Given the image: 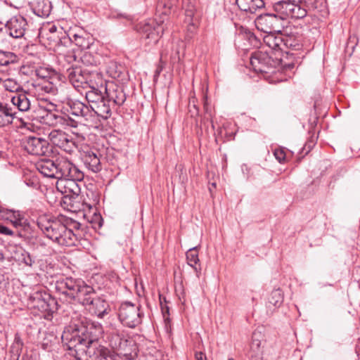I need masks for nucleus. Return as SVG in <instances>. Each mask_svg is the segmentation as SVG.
Listing matches in <instances>:
<instances>
[{
    "label": "nucleus",
    "mask_w": 360,
    "mask_h": 360,
    "mask_svg": "<svg viewBox=\"0 0 360 360\" xmlns=\"http://www.w3.org/2000/svg\"><path fill=\"white\" fill-rule=\"evenodd\" d=\"M4 275H1L0 276V282H1V280H4Z\"/></svg>",
    "instance_id": "8fccbe9b"
},
{
    "label": "nucleus",
    "mask_w": 360,
    "mask_h": 360,
    "mask_svg": "<svg viewBox=\"0 0 360 360\" xmlns=\"http://www.w3.org/2000/svg\"><path fill=\"white\" fill-rule=\"evenodd\" d=\"M35 75L37 77L44 80L51 79L56 75V72L49 68L39 67L35 70Z\"/></svg>",
    "instance_id": "f704fd0d"
},
{
    "label": "nucleus",
    "mask_w": 360,
    "mask_h": 360,
    "mask_svg": "<svg viewBox=\"0 0 360 360\" xmlns=\"http://www.w3.org/2000/svg\"><path fill=\"white\" fill-rule=\"evenodd\" d=\"M94 224V227H101L103 226V219L100 214H94V219L91 221Z\"/></svg>",
    "instance_id": "79ce46f5"
},
{
    "label": "nucleus",
    "mask_w": 360,
    "mask_h": 360,
    "mask_svg": "<svg viewBox=\"0 0 360 360\" xmlns=\"http://www.w3.org/2000/svg\"><path fill=\"white\" fill-rule=\"evenodd\" d=\"M174 1L160 0L157 5V12L160 13L159 18L146 22L141 27L146 39L148 40L147 44H155L167 28V23L165 22L167 20V15L174 5Z\"/></svg>",
    "instance_id": "7ed1b4c3"
},
{
    "label": "nucleus",
    "mask_w": 360,
    "mask_h": 360,
    "mask_svg": "<svg viewBox=\"0 0 360 360\" xmlns=\"http://www.w3.org/2000/svg\"><path fill=\"white\" fill-rule=\"evenodd\" d=\"M37 224L43 234L59 245H76L84 236L82 225L65 216L54 218L49 215H40L37 219Z\"/></svg>",
    "instance_id": "f257e3e1"
},
{
    "label": "nucleus",
    "mask_w": 360,
    "mask_h": 360,
    "mask_svg": "<svg viewBox=\"0 0 360 360\" xmlns=\"http://www.w3.org/2000/svg\"><path fill=\"white\" fill-rule=\"evenodd\" d=\"M34 14L39 17H48L51 13V5L49 0H34L32 3Z\"/></svg>",
    "instance_id": "a878e982"
},
{
    "label": "nucleus",
    "mask_w": 360,
    "mask_h": 360,
    "mask_svg": "<svg viewBox=\"0 0 360 360\" xmlns=\"http://www.w3.org/2000/svg\"><path fill=\"white\" fill-rule=\"evenodd\" d=\"M287 1L295 4L296 6H300V7L304 8L302 4V0H286Z\"/></svg>",
    "instance_id": "a18cd8bd"
},
{
    "label": "nucleus",
    "mask_w": 360,
    "mask_h": 360,
    "mask_svg": "<svg viewBox=\"0 0 360 360\" xmlns=\"http://www.w3.org/2000/svg\"><path fill=\"white\" fill-rule=\"evenodd\" d=\"M143 313L139 304L129 302L122 303L118 311V318L122 324L130 328H134L142 322Z\"/></svg>",
    "instance_id": "0eeeda50"
},
{
    "label": "nucleus",
    "mask_w": 360,
    "mask_h": 360,
    "mask_svg": "<svg viewBox=\"0 0 360 360\" xmlns=\"http://www.w3.org/2000/svg\"><path fill=\"white\" fill-rule=\"evenodd\" d=\"M302 6L307 10L314 9L317 7L316 0H302Z\"/></svg>",
    "instance_id": "58836bf2"
},
{
    "label": "nucleus",
    "mask_w": 360,
    "mask_h": 360,
    "mask_svg": "<svg viewBox=\"0 0 360 360\" xmlns=\"http://www.w3.org/2000/svg\"><path fill=\"white\" fill-rule=\"evenodd\" d=\"M195 359L196 360H206V356L202 352H197L195 354Z\"/></svg>",
    "instance_id": "c03bdc74"
},
{
    "label": "nucleus",
    "mask_w": 360,
    "mask_h": 360,
    "mask_svg": "<svg viewBox=\"0 0 360 360\" xmlns=\"http://www.w3.org/2000/svg\"><path fill=\"white\" fill-rule=\"evenodd\" d=\"M111 354L112 356H110V357L108 356L105 359L103 358V360H117V356L114 352H111ZM95 360H98V358H95Z\"/></svg>",
    "instance_id": "49530a36"
},
{
    "label": "nucleus",
    "mask_w": 360,
    "mask_h": 360,
    "mask_svg": "<svg viewBox=\"0 0 360 360\" xmlns=\"http://www.w3.org/2000/svg\"><path fill=\"white\" fill-rule=\"evenodd\" d=\"M49 139L53 145L66 153H71L75 148L72 136L61 130H52L49 134Z\"/></svg>",
    "instance_id": "ddd939ff"
},
{
    "label": "nucleus",
    "mask_w": 360,
    "mask_h": 360,
    "mask_svg": "<svg viewBox=\"0 0 360 360\" xmlns=\"http://www.w3.org/2000/svg\"><path fill=\"white\" fill-rule=\"evenodd\" d=\"M82 160L86 167L94 172H98L101 170L102 167L100 158L91 150H87L84 153Z\"/></svg>",
    "instance_id": "5701e85b"
},
{
    "label": "nucleus",
    "mask_w": 360,
    "mask_h": 360,
    "mask_svg": "<svg viewBox=\"0 0 360 360\" xmlns=\"http://www.w3.org/2000/svg\"><path fill=\"white\" fill-rule=\"evenodd\" d=\"M56 179L73 178L83 180L84 173L73 165L67 158L59 157L56 160Z\"/></svg>",
    "instance_id": "9d476101"
},
{
    "label": "nucleus",
    "mask_w": 360,
    "mask_h": 360,
    "mask_svg": "<svg viewBox=\"0 0 360 360\" xmlns=\"http://www.w3.org/2000/svg\"><path fill=\"white\" fill-rule=\"evenodd\" d=\"M15 118V113L8 105L0 103V127L11 124Z\"/></svg>",
    "instance_id": "cd10ccee"
},
{
    "label": "nucleus",
    "mask_w": 360,
    "mask_h": 360,
    "mask_svg": "<svg viewBox=\"0 0 360 360\" xmlns=\"http://www.w3.org/2000/svg\"><path fill=\"white\" fill-rule=\"evenodd\" d=\"M160 70H158V71H157V74H159V73H160Z\"/></svg>",
    "instance_id": "5fc2aeb1"
},
{
    "label": "nucleus",
    "mask_w": 360,
    "mask_h": 360,
    "mask_svg": "<svg viewBox=\"0 0 360 360\" xmlns=\"http://www.w3.org/2000/svg\"><path fill=\"white\" fill-rule=\"evenodd\" d=\"M35 302L34 307H37L39 311L43 312H49L51 311V302H53V300L48 295L43 296L41 293H36L34 297Z\"/></svg>",
    "instance_id": "bb28decb"
},
{
    "label": "nucleus",
    "mask_w": 360,
    "mask_h": 360,
    "mask_svg": "<svg viewBox=\"0 0 360 360\" xmlns=\"http://www.w3.org/2000/svg\"><path fill=\"white\" fill-rule=\"evenodd\" d=\"M2 85L6 91L15 93L11 98V102L20 111L26 112L30 109L28 94L16 79L8 78L2 82Z\"/></svg>",
    "instance_id": "6e6552de"
},
{
    "label": "nucleus",
    "mask_w": 360,
    "mask_h": 360,
    "mask_svg": "<svg viewBox=\"0 0 360 360\" xmlns=\"http://www.w3.org/2000/svg\"><path fill=\"white\" fill-rule=\"evenodd\" d=\"M82 180H76L73 178H65L57 180L56 188L62 193L73 194L78 195L81 188L79 182Z\"/></svg>",
    "instance_id": "6ab92c4d"
},
{
    "label": "nucleus",
    "mask_w": 360,
    "mask_h": 360,
    "mask_svg": "<svg viewBox=\"0 0 360 360\" xmlns=\"http://www.w3.org/2000/svg\"><path fill=\"white\" fill-rule=\"evenodd\" d=\"M273 9L276 13V15L281 18L282 22L283 20L288 18L301 19L307 15V8L300 7L291 4L286 0L278 1L274 4Z\"/></svg>",
    "instance_id": "1a4fd4ad"
},
{
    "label": "nucleus",
    "mask_w": 360,
    "mask_h": 360,
    "mask_svg": "<svg viewBox=\"0 0 360 360\" xmlns=\"http://www.w3.org/2000/svg\"><path fill=\"white\" fill-rule=\"evenodd\" d=\"M212 127L213 129H214V124H213V122H212Z\"/></svg>",
    "instance_id": "603ef678"
},
{
    "label": "nucleus",
    "mask_w": 360,
    "mask_h": 360,
    "mask_svg": "<svg viewBox=\"0 0 360 360\" xmlns=\"http://www.w3.org/2000/svg\"><path fill=\"white\" fill-rule=\"evenodd\" d=\"M58 38L60 41H61L62 39L64 40L68 39L71 41L82 49H89L92 44V38L89 34H86L82 30H79L77 32L71 31L68 34V37H65L63 38H59L58 37Z\"/></svg>",
    "instance_id": "aec40b11"
},
{
    "label": "nucleus",
    "mask_w": 360,
    "mask_h": 360,
    "mask_svg": "<svg viewBox=\"0 0 360 360\" xmlns=\"http://www.w3.org/2000/svg\"><path fill=\"white\" fill-rule=\"evenodd\" d=\"M236 4L241 11L250 13H255L265 5L264 0H236Z\"/></svg>",
    "instance_id": "b1692460"
},
{
    "label": "nucleus",
    "mask_w": 360,
    "mask_h": 360,
    "mask_svg": "<svg viewBox=\"0 0 360 360\" xmlns=\"http://www.w3.org/2000/svg\"><path fill=\"white\" fill-rule=\"evenodd\" d=\"M186 259L188 264L194 269L197 276L199 277L200 268L198 269L196 266V264L199 262L198 247L191 248L187 251Z\"/></svg>",
    "instance_id": "2f4dec72"
},
{
    "label": "nucleus",
    "mask_w": 360,
    "mask_h": 360,
    "mask_svg": "<svg viewBox=\"0 0 360 360\" xmlns=\"http://www.w3.org/2000/svg\"><path fill=\"white\" fill-rule=\"evenodd\" d=\"M257 29L264 33L281 32L283 25L281 18L276 14L264 13L260 15L255 20Z\"/></svg>",
    "instance_id": "9b49d317"
},
{
    "label": "nucleus",
    "mask_w": 360,
    "mask_h": 360,
    "mask_svg": "<svg viewBox=\"0 0 360 360\" xmlns=\"http://www.w3.org/2000/svg\"><path fill=\"white\" fill-rule=\"evenodd\" d=\"M27 26V20L21 15L11 18L6 23L0 22V46L9 44V37L19 39L24 37Z\"/></svg>",
    "instance_id": "423d86ee"
},
{
    "label": "nucleus",
    "mask_w": 360,
    "mask_h": 360,
    "mask_svg": "<svg viewBox=\"0 0 360 360\" xmlns=\"http://www.w3.org/2000/svg\"><path fill=\"white\" fill-rule=\"evenodd\" d=\"M273 60L265 51H257L252 54L250 65L253 70L257 72H268L272 66Z\"/></svg>",
    "instance_id": "a211bd4d"
},
{
    "label": "nucleus",
    "mask_w": 360,
    "mask_h": 360,
    "mask_svg": "<svg viewBox=\"0 0 360 360\" xmlns=\"http://www.w3.org/2000/svg\"><path fill=\"white\" fill-rule=\"evenodd\" d=\"M36 167L44 176L56 179V160L41 159L37 162Z\"/></svg>",
    "instance_id": "4be33fe9"
},
{
    "label": "nucleus",
    "mask_w": 360,
    "mask_h": 360,
    "mask_svg": "<svg viewBox=\"0 0 360 360\" xmlns=\"http://www.w3.org/2000/svg\"><path fill=\"white\" fill-rule=\"evenodd\" d=\"M251 358L260 357L262 350L260 348V342L259 341L253 340L250 346Z\"/></svg>",
    "instance_id": "e433bc0d"
},
{
    "label": "nucleus",
    "mask_w": 360,
    "mask_h": 360,
    "mask_svg": "<svg viewBox=\"0 0 360 360\" xmlns=\"http://www.w3.org/2000/svg\"><path fill=\"white\" fill-rule=\"evenodd\" d=\"M160 304H161V306H162V310L163 316H164V318H165V330H166V332L168 333L169 338H170L171 326L169 325V319L167 317H166V316H165V308H164V307L162 305V302L161 300H160Z\"/></svg>",
    "instance_id": "a19ab883"
},
{
    "label": "nucleus",
    "mask_w": 360,
    "mask_h": 360,
    "mask_svg": "<svg viewBox=\"0 0 360 360\" xmlns=\"http://www.w3.org/2000/svg\"><path fill=\"white\" fill-rule=\"evenodd\" d=\"M90 107L92 111L103 119L106 120L111 115V104L105 97L96 104L91 105Z\"/></svg>",
    "instance_id": "393cba45"
},
{
    "label": "nucleus",
    "mask_w": 360,
    "mask_h": 360,
    "mask_svg": "<svg viewBox=\"0 0 360 360\" xmlns=\"http://www.w3.org/2000/svg\"><path fill=\"white\" fill-rule=\"evenodd\" d=\"M283 301V295L281 289L273 290L269 297V302L273 306L278 307Z\"/></svg>",
    "instance_id": "c9c22d12"
},
{
    "label": "nucleus",
    "mask_w": 360,
    "mask_h": 360,
    "mask_svg": "<svg viewBox=\"0 0 360 360\" xmlns=\"http://www.w3.org/2000/svg\"><path fill=\"white\" fill-rule=\"evenodd\" d=\"M101 88L104 90L105 97L110 103L120 106L126 101V95L122 87L115 82H107L105 86H101Z\"/></svg>",
    "instance_id": "4468645a"
},
{
    "label": "nucleus",
    "mask_w": 360,
    "mask_h": 360,
    "mask_svg": "<svg viewBox=\"0 0 360 360\" xmlns=\"http://www.w3.org/2000/svg\"><path fill=\"white\" fill-rule=\"evenodd\" d=\"M19 58L13 52L0 49V68H9L18 63Z\"/></svg>",
    "instance_id": "c756f323"
},
{
    "label": "nucleus",
    "mask_w": 360,
    "mask_h": 360,
    "mask_svg": "<svg viewBox=\"0 0 360 360\" xmlns=\"http://www.w3.org/2000/svg\"><path fill=\"white\" fill-rule=\"evenodd\" d=\"M55 289L65 298L79 302L85 295L92 292V287L86 284L84 281L70 276L58 279L55 283Z\"/></svg>",
    "instance_id": "20e7f679"
},
{
    "label": "nucleus",
    "mask_w": 360,
    "mask_h": 360,
    "mask_svg": "<svg viewBox=\"0 0 360 360\" xmlns=\"http://www.w3.org/2000/svg\"><path fill=\"white\" fill-rule=\"evenodd\" d=\"M13 257L18 263L23 264L27 266H32L34 263V260L30 253L21 248L15 250Z\"/></svg>",
    "instance_id": "7c9ffc66"
},
{
    "label": "nucleus",
    "mask_w": 360,
    "mask_h": 360,
    "mask_svg": "<svg viewBox=\"0 0 360 360\" xmlns=\"http://www.w3.org/2000/svg\"><path fill=\"white\" fill-rule=\"evenodd\" d=\"M229 360H234L233 359H229Z\"/></svg>",
    "instance_id": "4d7b16f0"
},
{
    "label": "nucleus",
    "mask_w": 360,
    "mask_h": 360,
    "mask_svg": "<svg viewBox=\"0 0 360 360\" xmlns=\"http://www.w3.org/2000/svg\"><path fill=\"white\" fill-rule=\"evenodd\" d=\"M0 233H2L6 236H12L13 235V232L8 229V227L0 224Z\"/></svg>",
    "instance_id": "37998d69"
},
{
    "label": "nucleus",
    "mask_w": 360,
    "mask_h": 360,
    "mask_svg": "<svg viewBox=\"0 0 360 360\" xmlns=\"http://www.w3.org/2000/svg\"><path fill=\"white\" fill-rule=\"evenodd\" d=\"M264 44L268 46L271 51H283V48L287 46L281 32H270L263 38Z\"/></svg>",
    "instance_id": "412c9836"
},
{
    "label": "nucleus",
    "mask_w": 360,
    "mask_h": 360,
    "mask_svg": "<svg viewBox=\"0 0 360 360\" xmlns=\"http://www.w3.org/2000/svg\"><path fill=\"white\" fill-rule=\"evenodd\" d=\"M8 219H10L11 222L15 228H21L23 230H26L29 227L30 224L25 216L21 214L19 211H9L8 213Z\"/></svg>",
    "instance_id": "c85d7f7f"
},
{
    "label": "nucleus",
    "mask_w": 360,
    "mask_h": 360,
    "mask_svg": "<svg viewBox=\"0 0 360 360\" xmlns=\"http://www.w3.org/2000/svg\"><path fill=\"white\" fill-rule=\"evenodd\" d=\"M49 31L51 34H54L57 32V27L56 25H51L49 27Z\"/></svg>",
    "instance_id": "de8ad7c7"
},
{
    "label": "nucleus",
    "mask_w": 360,
    "mask_h": 360,
    "mask_svg": "<svg viewBox=\"0 0 360 360\" xmlns=\"http://www.w3.org/2000/svg\"><path fill=\"white\" fill-rule=\"evenodd\" d=\"M91 89L86 92V98L91 105L96 104L98 101L105 98L103 94L102 90L96 89L94 86H90Z\"/></svg>",
    "instance_id": "473e14b6"
},
{
    "label": "nucleus",
    "mask_w": 360,
    "mask_h": 360,
    "mask_svg": "<svg viewBox=\"0 0 360 360\" xmlns=\"http://www.w3.org/2000/svg\"><path fill=\"white\" fill-rule=\"evenodd\" d=\"M15 340H16L17 343L20 342V339L15 338Z\"/></svg>",
    "instance_id": "3c124183"
},
{
    "label": "nucleus",
    "mask_w": 360,
    "mask_h": 360,
    "mask_svg": "<svg viewBox=\"0 0 360 360\" xmlns=\"http://www.w3.org/2000/svg\"><path fill=\"white\" fill-rule=\"evenodd\" d=\"M105 341L112 349L120 351L122 354H126L125 352L129 341L120 330L116 328H111L108 330L105 334Z\"/></svg>",
    "instance_id": "2eb2a0df"
},
{
    "label": "nucleus",
    "mask_w": 360,
    "mask_h": 360,
    "mask_svg": "<svg viewBox=\"0 0 360 360\" xmlns=\"http://www.w3.org/2000/svg\"><path fill=\"white\" fill-rule=\"evenodd\" d=\"M38 88L41 91L51 95H56L58 93L57 86L49 80H44L39 84Z\"/></svg>",
    "instance_id": "72a5a7b5"
},
{
    "label": "nucleus",
    "mask_w": 360,
    "mask_h": 360,
    "mask_svg": "<svg viewBox=\"0 0 360 360\" xmlns=\"http://www.w3.org/2000/svg\"><path fill=\"white\" fill-rule=\"evenodd\" d=\"M103 333V328L101 324H91L81 331V334L77 333L72 334L70 338V343L72 347H84L86 353L90 356L98 358V360H103V358L112 356L111 352L106 347L99 345L97 347V341ZM81 348H79L80 349Z\"/></svg>",
    "instance_id": "f03ea898"
},
{
    "label": "nucleus",
    "mask_w": 360,
    "mask_h": 360,
    "mask_svg": "<svg viewBox=\"0 0 360 360\" xmlns=\"http://www.w3.org/2000/svg\"><path fill=\"white\" fill-rule=\"evenodd\" d=\"M25 150L33 155H44L48 151V142L42 138L28 136L23 142Z\"/></svg>",
    "instance_id": "f3484780"
},
{
    "label": "nucleus",
    "mask_w": 360,
    "mask_h": 360,
    "mask_svg": "<svg viewBox=\"0 0 360 360\" xmlns=\"http://www.w3.org/2000/svg\"><path fill=\"white\" fill-rule=\"evenodd\" d=\"M68 106L69 107L68 110L70 114L75 116L79 120H75L69 115L51 112L46 115V117L51 122V124L77 127L78 123L81 122L82 119L86 120L87 117L91 112L90 108L79 101H69L68 102Z\"/></svg>",
    "instance_id": "39448f33"
},
{
    "label": "nucleus",
    "mask_w": 360,
    "mask_h": 360,
    "mask_svg": "<svg viewBox=\"0 0 360 360\" xmlns=\"http://www.w3.org/2000/svg\"><path fill=\"white\" fill-rule=\"evenodd\" d=\"M166 312L168 314L169 312V309L167 307H166Z\"/></svg>",
    "instance_id": "864d4df0"
},
{
    "label": "nucleus",
    "mask_w": 360,
    "mask_h": 360,
    "mask_svg": "<svg viewBox=\"0 0 360 360\" xmlns=\"http://www.w3.org/2000/svg\"><path fill=\"white\" fill-rule=\"evenodd\" d=\"M185 15L186 18V21L192 26L194 27V25L193 23H191V21L192 20V17L194 15V8L193 6H191L188 8H186L185 11Z\"/></svg>",
    "instance_id": "ea45409f"
},
{
    "label": "nucleus",
    "mask_w": 360,
    "mask_h": 360,
    "mask_svg": "<svg viewBox=\"0 0 360 360\" xmlns=\"http://www.w3.org/2000/svg\"><path fill=\"white\" fill-rule=\"evenodd\" d=\"M274 155L276 159L279 162H283L285 160V155H285V152L284 148H276V149H275V150L274 152Z\"/></svg>",
    "instance_id": "4c0bfd02"
},
{
    "label": "nucleus",
    "mask_w": 360,
    "mask_h": 360,
    "mask_svg": "<svg viewBox=\"0 0 360 360\" xmlns=\"http://www.w3.org/2000/svg\"><path fill=\"white\" fill-rule=\"evenodd\" d=\"M95 291L92 288V292L85 295L81 301L83 305H91L94 313L101 319L108 314L110 310L108 303L102 297H94Z\"/></svg>",
    "instance_id": "f8f14e48"
},
{
    "label": "nucleus",
    "mask_w": 360,
    "mask_h": 360,
    "mask_svg": "<svg viewBox=\"0 0 360 360\" xmlns=\"http://www.w3.org/2000/svg\"><path fill=\"white\" fill-rule=\"evenodd\" d=\"M113 77H117V75H115ZM117 77H119V75H117Z\"/></svg>",
    "instance_id": "6e6d98bb"
},
{
    "label": "nucleus",
    "mask_w": 360,
    "mask_h": 360,
    "mask_svg": "<svg viewBox=\"0 0 360 360\" xmlns=\"http://www.w3.org/2000/svg\"><path fill=\"white\" fill-rule=\"evenodd\" d=\"M66 77L72 85L78 91L80 88L84 89L88 86L89 75L80 67L72 66L67 69Z\"/></svg>",
    "instance_id": "dca6fc26"
},
{
    "label": "nucleus",
    "mask_w": 360,
    "mask_h": 360,
    "mask_svg": "<svg viewBox=\"0 0 360 360\" xmlns=\"http://www.w3.org/2000/svg\"><path fill=\"white\" fill-rule=\"evenodd\" d=\"M4 260V256L3 252L0 250V262H2Z\"/></svg>",
    "instance_id": "09e8293b"
}]
</instances>
